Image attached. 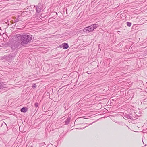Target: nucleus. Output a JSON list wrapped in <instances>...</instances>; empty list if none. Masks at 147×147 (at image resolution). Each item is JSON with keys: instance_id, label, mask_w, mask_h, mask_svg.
<instances>
[{"instance_id": "7ed1b4c3", "label": "nucleus", "mask_w": 147, "mask_h": 147, "mask_svg": "<svg viewBox=\"0 0 147 147\" xmlns=\"http://www.w3.org/2000/svg\"><path fill=\"white\" fill-rule=\"evenodd\" d=\"M60 47H63V49H67L69 46L67 44V43H63L61 45H60Z\"/></svg>"}, {"instance_id": "1a4fd4ad", "label": "nucleus", "mask_w": 147, "mask_h": 147, "mask_svg": "<svg viewBox=\"0 0 147 147\" xmlns=\"http://www.w3.org/2000/svg\"><path fill=\"white\" fill-rule=\"evenodd\" d=\"M34 105L35 107H37L38 106V103L36 102L35 104Z\"/></svg>"}, {"instance_id": "9b49d317", "label": "nucleus", "mask_w": 147, "mask_h": 147, "mask_svg": "<svg viewBox=\"0 0 147 147\" xmlns=\"http://www.w3.org/2000/svg\"><path fill=\"white\" fill-rule=\"evenodd\" d=\"M7 56H5L4 57V58H5L6 60L7 61Z\"/></svg>"}, {"instance_id": "9d476101", "label": "nucleus", "mask_w": 147, "mask_h": 147, "mask_svg": "<svg viewBox=\"0 0 147 147\" xmlns=\"http://www.w3.org/2000/svg\"><path fill=\"white\" fill-rule=\"evenodd\" d=\"M32 86L33 88H35L36 87V85L35 84H34Z\"/></svg>"}, {"instance_id": "423d86ee", "label": "nucleus", "mask_w": 147, "mask_h": 147, "mask_svg": "<svg viewBox=\"0 0 147 147\" xmlns=\"http://www.w3.org/2000/svg\"><path fill=\"white\" fill-rule=\"evenodd\" d=\"M70 118L69 117L68 118H67V120L65 122V125H67V124H68L69 123L70 121Z\"/></svg>"}, {"instance_id": "20e7f679", "label": "nucleus", "mask_w": 147, "mask_h": 147, "mask_svg": "<svg viewBox=\"0 0 147 147\" xmlns=\"http://www.w3.org/2000/svg\"><path fill=\"white\" fill-rule=\"evenodd\" d=\"M6 84L3 82H0V89L5 87Z\"/></svg>"}, {"instance_id": "0eeeda50", "label": "nucleus", "mask_w": 147, "mask_h": 147, "mask_svg": "<svg viewBox=\"0 0 147 147\" xmlns=\"http://www.w3.org/2000/svg\"><path fill=\"white\" fill-rule=\"evenodd\" d=\"M36 10L38 12H40L41 11V9L39 7H37L36 8Z\"/></svg>"}, {"instance_id": "f03ea898", "label": "nucleus", "mask_w": 147, "mask_h": 147, "mask_svg": "<svg viewBox=\"0 0 147 147\" xmlns=\"http://www.w3.org/2000/svg\"><path fill=\"white\" fill-rule=\"evenodd\" d=\"M96 28V25H93L90 26L85 28L83 29V30L84 32L88 33L92 31Z\"/></svg>"}, {"instance_id": "39448f33", "label": "nucleus", "mask_w": 147, "mask_h": 147, "mask_svg": "<svg viewBox=\"0 0 147 147\" xmlns=\"http://www.w3.org/2000/svg\"><path fill=\"white\" fill-rule=\"evenodd\" d=\"M27 111V109L26 108L23 107L21 109V111L23 112H25Z\"/></svg>"}, {"instance_id": "6e6552de", "label": "nucleus", "mask_w": 147, "mask_h": 147, "mask_svg": "<svg viewBox=\"0 0 147 147\" xmlns=\"http://www.w3.org/2000/svg\"><path fill=\"white\" fill-rule=\"evenodd\" d=\"M127 25L129 27H130L131 26V24L130 22H127Z\"/></svg>"}, {"instance_id": "f8f14e48", "label": "nucleus", "mask_w": 147, "mask_h": 147, "mask_svg": "<svg viewBox=\"0 0 147 147\" xmlns=\"http://www.w3.org/2000/svg\"><path fill=\"white\" fill-rule=\"evenodd\" d=\"M18 22V19H16L15 20V22Z\"/></svg>"}, {"instance_id": "f257e3e1", "label": "nucleus", "mask_w": 147, "mask_h": 147, "mask_svg": "<svg viewBox=\"0 0 147 147\" xmlns=\"http://www.w3.org/2000/svg\"><path fill=\"white\" fill-rule=\"evenodd\" d=\"M16 45L18 46L19 45L24 46L26 45L31 40L32 36L31 35H21L16 34L14 37Z\"/></svg>"}]
</instances>
